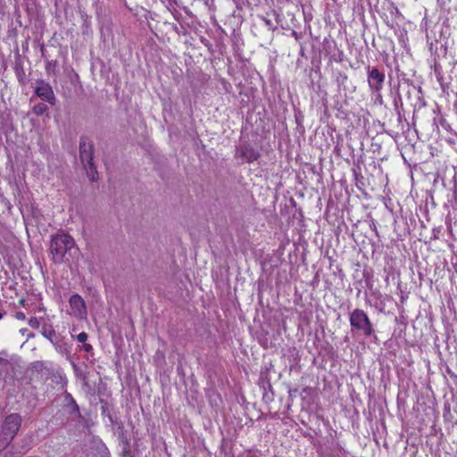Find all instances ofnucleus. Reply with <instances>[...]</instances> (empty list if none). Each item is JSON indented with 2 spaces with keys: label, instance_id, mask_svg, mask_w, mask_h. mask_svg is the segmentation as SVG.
<instances>
[{
  "label": "nucleus",
  "instance_id": "obj_23",
  "mask_svg": "<svg viewBox=\"0 0 457 457\" xmlns=\"http://www.w3.org/2000/svg\"><path fill=\"white\" fill-rule=\"evenodd\" d=\"M20 332L21 333L22 336L27 337V340H29V338H32L34 337V334L29 332L28 328H21L20 330Z\"/></svg>",
  "mask_w": 457,
  "mask_h": 457
},
{
  "label": "nucleus",
  "instance_id": "obj_30",
  "mask_svg": "<svg viewBox=\"0 0 457 457\" xmlns=\"http://www.w3.org/2000/svg\"><path fill=\"white\" fill-rule=\"evenodd\" d=\"M12 455V453L11 452H6L4 453L3 457H11Z\"/></svg>",
  "mask_w": 457,
  "mask_h": 457
},
{
  "label": "nucleus",
  "instance_id": "obj_6",
  "mask_svg": "<svg viewBox=\"0 0 457 457\" xmlns=\"http://www.w3.org/2000/svg\"><path fill=\"white\" fill-rule=\"evenodd\" d=\"M36 83L37 86L35 87V94L37 96L39 97L42 101L46 102L51 105H54L56 103V98L52 86L44 79H38Z\"/></svg>",
  "mask_w": 457,
  "mask_h": 457
},
{
  "label": "nucleus",
  "instance_id": "obj_37",
  "mask_svg": "<svg viewBox=\"0 0 457 457\" xmlns=\"http://www.w3.org/2000/svg\"><path fill=\"white\" fill-rule=\"evenodd\" d=\"M395 107H396V109H397V108H398V104H397V102H396V101H395Z\"/></svg>",
  "mask_w": 457,
  "mask_h": 457
},
{
  "label": "nucleus",
  "instance_id": "obj_13",
  "mask_svg": "<svg viewBox=\"0 0 457 457\" xmlns=\"http://www.w3.org/2000/svg\"><path fill=\"white\" fill-rule=\"evenodd\" d=\"M41 334L44 337L48 339L52 344H54V342H55V340H57L60 337V336H58L56 334L53 326L50 324L43 325Z\"/></svg>",
  "mask_w": 457,
  "mask_h": 457
},
{
  "label": "nucleus",
  "instance_id": "obj_11",
  "mask_svg": "<svg viewBox=\"0 0 457 457\" xmlns=\"http://www.w3.org/2000/svg\"><path fill=\"white\" fill-rule=\"evenodd\" d=\"M13 70L15 76L19 81V83L22 86L26 85L27 83V78H26V72L23 67V62L21 59V57H17L14 62Z\"/></svg>",
  "mask_w": 457,
  "mask_h": 457
},
{
  "label": "nucleus",
  "instance_id": "obj_29",
  "mask_svg": "<svg viewBox=\"0 0 457 457\" xmlns=\"http://www.w3.org/2000/svg\"><path fill=\"white\" fill-rule=\"evenodd\" d=\"M391 5H392V9H393L396 13H399V9L397 8V6H395L394 4H392Z\"/></svg>",
  "mask_w": 457,
  "mask_h": 457
},
{
  "label": "nucleus",
  "instance_id": "obj_19",
  "mask_svg": "<svg viewBox=\"0 0 457 457\" xmlns=\"http://www.w3.org/2000/svg\"><path fill=\"white\" fill-rule=\"evenodd\" d=\"M262 21H264L265 25L268 27L269 29L274 31L278 29L277 25L273 24L271 20H270L267 17H262Z\"/></svg>",
  "mask_w": 457,
  "mask_h": 457
},
{
  "label": "nucleus",
  "instance_id": "obj_5",
  "mask_svg": "<svg viewBox=\"0 0 457 457\" xmlns=\"http://www.w3.org/2000/svg\"><path fill=\"white\" fill-rule=\"evenodd\" d=\"M95 146L86 136L79 138V159L83 165L94 163Z\"/></svg>",
  "mask_w": 457,
  "mask_h": 457
},
{
  "label": "nucleus",
  "instance_id": "obj_33",
  "mask_svg": "<svg viewBox=\"0 0 457 457\" xmlns=\"http://www.w3.org/2000/svg\"><path fill=\"white\" fill-rule=\"evenodd\" d=\"M398 122H399V123H402V122H403V120H402V115H401L400 112H398Z\"/></svg>",
  "mask_w": 457,
  "mask_h": 457
},
{
  "label": "nucleus",
  "instance_id": "obj_22",
  "mask_svg": "<svg viewBox=\"0 0 457 457\" xmlns=\"http://www.w3.org/2000/svg\"><path fill=\"white\" fill-rule=\"evenodd\" d=\"M80 349L87 353H93V346L90 344L83 343V345L80 347Z\"/></svg>",
  "mask_w": 457,
  "mask_h": 457
},
{
  "label": "nucleus",
  "instance_id": "obj_12",
  "mask_svg": "<svg viewBox=\"0 0 457 457\" xmlns=\"http://www.w3.org/2000/svg\"><path fill=\"white\" fill-rule=\"evenodd\" d=\"M64 401L66 403V405L71 407V411H69L71 415H76L77 417L81 416L79 406L76 403L71 394H70L67 391H65L64 393Z\"/></svg>",
  "mask_w": 457,
  "mask_h": 457
},
{
  "label": "nucleus",
  "instance_id": "obj_31",
  "mask_svg": "<svg viewBox=\"0 0 457 457\" xmlns=\"http://www.w3.org/2000/svg\"><path fill=\"white\" fill-rule=\"evenodd\" d=\"M370 228L372 230H374L378 234V230H377V227H376L375 223H372V225H370Z\"/></svg>",
  "mask_w": 457,
  "mask_h": 457
},
{
  "label": "nucleus",
  "instance_id": "obj_35",
  "mask_svg": "<svg viewBox=\"0 0 457 457\" xmlns=\"http://www.w3.org/2000/svg\"><path fill=\"white\" fill-rule=\"evenodd\" d=\"M405 299H406V297L402 295H401V302H402V303H404Z\"/></svg>",
  "mask_w": 457,
  "mask_h": 457
},
{
  "label": "nucleus",
  "instance_id": "obj_27",
  "mask_svg": "<svg viewBox=\"0 0 457 457\" xmlns=\"http://www.w3.org/2000/svg\"><path fill=\"white\" fill-rule=\"evenodd\" d=\"M271 14L275 17L277 24L279 22V14L275 11H271Z\"/></svg>",
  "mask_w": 457,
  "mask_h": 457
},
{
  "label": "nucleus",
  "instance_id": "obj_20",
  "mask_svg": "<svg viewBox=\"0 0 457 457\" xmlns=\"http://www.w3.org/2000/svg\"><path fill=\"white\" fill-rule=\"evenodd\" d=\"M29 324L33 328H38L40 327V320L37 317H31L29 320Z\"/></svg>",
  "mask_w": 457,
  "mask_h": 457
},
{
  "label": "nucleus",
  "instance_id": "obj_24",
  "mask_svg": "<svg viewBox=\"0 0 457 457\" xmlns=\"http://www.w3.org/2000/svg\"><path fill=\"white\" fill-rule=\"evenodd\" d=\"M260 384H262V386L264 388V390H266V386L269 389H271V384L269 380H266L265 378H263L262 377H261L260 378Z\"/></svg>",
  "mask_w": 457,
  "mask_h": 457
},
{
  "label": "nucleus",
  "instance_id": "obj_1",
  "mask_svg": "<svg viewBox=\"0 0 457 457\" xmlns=\"http://www.w3.org/2000/svg\"><path fill=\"white\" fill-rule=\"evenodd\" d=\"M51 260L54 264L70 263L79 249L74 238L67 233L58 232L51 236L49 242Z\"/></svg>",
  "mask_w": 457,
  "mask_h": 457
},
{
  "label": "nucleus",
  "instance_id": "obj_8",
  "mask_svg": "<svg viewBox=\"0 0 457 457\" xmlns=\"http://www.w3.org/2000/svg\"><path fill=\"white\" fill-rule=\"evenodd\" d=\"M69 303L71 309V315L79 319L87 317V305L81 295L79 294L72 295L69 299Z\"/></svg>",
  "mask_w": 457,
  "mask_h": 457
},
{
  "label": "nucleus",
  "instance_id": "obj_17",
  "mask_svg": "<svg viewBox=\"0 0 457 457\" xmlns=\"http://www.w3.org/2000/svg\"><path fill=\"white\" fill-rule=\"evenodd\" d=\"M348 77L345 72H338L337 76V83L339 87L345 85V83L347 81Z\"/></svg>",
  "mask_w": 457,
  "mask_h": 457
},
{
  "label": "nucleus",
  "instance_id": "obj_14",
  "mask_svg": "<svg viewBox=\"0 0 457 457\" xmlns=\"http://www.w3.org/2000/svg\"><path fill=\"white\" fill-rule=\"evenodd\" d=\"M86 170L87 175L91 181H96L98 179V171L96 170V166L94 163L85 164L83 165Z\"/></svg>",
  "mask_w": 457,
  "mask_h": 457
},
{
  "label": "nucleus",
  "instance_id": "obj_26",
  "mask_svg": "<svg viewBox=\"0 0 457 457\" xmlns=\"http://www.w3.org/2000/svg\"><path fill=\"white\" fill-rule=\"evenodd\" d=\"M343 55H344V54H343V52H342V51H339V52H338V54H337V57H334V60H335L336 62H342V61H343Z\"/></svg>",
  "mask_w": 457,
  "mask_h": 457
},
{
  "label": "nucleus",
  "instance_id": "obj_9",
  "mask_svg": "<svg viewBox=\"0 0 457 457\" xmlns=\"http://www.w3.org/2000/svg\"><path fill=\"white\" fill-rule=\"evenodd\" d=\"M41 56L45 61V70L46 74L48 75H57L59 72L58 70V61L56 59L53 60L49 58L47 55V51L44 45L40 47Z\"/></svg>",
  "mask_w": 457,
  "mask_h": 457
},
{
  "label": "nucleus",
  "instance_id": "obj_2",
  "mask_svg": "<svg viewBox=\"0 0 457 457\" xmlns=\"http://www.w3.org/2000/svg\"><path fill=\"white\" fill-rule=\"evenodd\" d=\"M22 418L19 413H11L0 420V451H4L13 440L21 428Z\"/></svg>",
  "mask_w": 457,
  "mask_h": 457
},
{
  "label": "nucleus",
  "instance_id": "obj_4",
  "mask_svg": "<svg viewBox=\"0 0 457 457\" xmlns=\"http://www.w3.org/2000/svg\"><path fill=\"white\" fill-rule=\"evenodd\" d=\"M386 75L383 70L377 67H367V81L370 91L372 95L377 96V99L381 103V91L385 85Z\"/></svg>",
  "mask_w": 457,
  "mask_h": 457
},
{
  "label": "nucleus",
  "instance_id": "obj_32",
  "mask_svg": "<svg viewBox=\"0 0 457 457\" xmlns=\"http://www.w3.org/2000/svg\"><path fill=\"white\" fill-rule=\"evenodd\" d=\"M292 34H293V36H294L296 39H298V38H299V35H298V33H297L296 31H295V30H294Z\"/></svg>",
  "mask_w": 457,
  "mask_h": 457
},
{
  "label": "nucleus",
  "instance_id": "obj_18",
  "mask_svg": "<svg viewBox=\"0 0 457 457\" xmlns=\"http://www.w3.org/2000/svg\"><path fill=\"white\" fill-rule=\"evenodd\" d=\"M201 43L207 47L210 54H213V46L212 44L205 37H202L200 39Z\"/></svg>",
  "mask_w": 457,
  "mask_h": 457
},
{
  "label": "nucleus",
  "instance_id": "obj_21",
  "mask_svg": "<svg viewBox=\"0 0 457 457\" xmlns=\"http://www.w3.org/2000/svg\"><path fill=\"white\" fill-rule=\"evenodd\" d=\"M87 338H88V335H87V333H86V332H81V333H79V334L76 337L77 341H78V342H79V343H82V344H83V343H86V341L87 340Z\"/></svg>",
  "mask_w": 457,
  "mask_h": 457
},
{
  "label": "nucleus",
  "instance_id": "obj_36",
  "mask_svg": "<svg viewBox=\"0 0 457 457\" xmlns=\"http://www.w3.org/2000/svg\"><path fill=\"white\" fill-rule=\"evenodd\" d=\"M4 363H7V361H6V360H4V359L0 358V364H1V363H4Z\"/></svg>",
  "mask_w": 457,
  "mask_h": 457
},
{
  "label": "nucleus",
  "instance_id": "obj_7",
  "mask_svg": "<svg viewBox=\"0 0 457 457\" xmlns=\"http://www.w3.org/2000/svg\"><path fill=\"white\" fill-rule=\"evenodd\" d=\"M261 157V154L258 150L254 149L248 143L241 144L236 149L235 158L242 159L248 163L257 161Z\"/></svg>",
  "mask_w": 457,
  "mask_h": 457
},
{
  "label": "nucleus",
  "instance_id": "obj_15",
  "mask_svg": "<svg viewBox=\"0 0 457 457\" xmlns=\"http://www.w3.org/2000/svg\"><path fill=\"white\" fill-rule=\"evenodd\" d=\"M48 107L46 104L38 103L33 106L32 112L37 116H41L47 112Z\"/></svg>",
  "mask_w": 457,
  "mask_h": 457
},
{
  "label": "nucleus",
  "instance_id": "obj_16",
  "mask_svg": "<svg viewBox=\"0 0 457 457\" xmlns=\"http://www.w3.org/2000/svg\"><path fill=\"white\" fill-rule=\"evenodd\" d=\"M420 91L418 90L416 88L415 86L410 84V85H407V87H406V96L409 99H411V96H416L417 100H420Z\"/></svg>",
  "mask_w": 457,
  "mask_h": 457
},
{
  "label": "nucleus",
  "instance_id": "obj_10",
  "mask_svg": "<svg viewBox=\"0 0 457 457\" xmlns=\"http://www.w3.org/2000/svg\"><path fill=\"white\" fill-rule=\"evenodd\" d=\"M53 345L54 346L55 350L61 353L62 355H64L67 360H71V345L64 340L63 337H59L55 342H54Z\"/></svg>",
  "mask_w": 457,
  "mask_h": 457
},
{
  "label": "nucleus",
  "instance_id": "obj_25",
  "mask_svg": "<svg viewBox=\"0 0 457 457\" xmlns=\"http://www.w3.org/2000/svg\"><path fill=\"white\" fill-rule=\"evenodd\" d=\"M15 318H16L17 320H25V319H26V315H25V313H24V312H17L15 313Z\"/></svg>",
  "mask_w": 457,
  "mask_h": 457
},
{
  "label": "nucleus",
  "instance_id": "obj_34",
  "mask_svg": "<svg viewBox=\"0 0 457 457\" xmlns=\"http://www.w3.org/2000/svg\"><path fill=\"white\" fill-rule=\"evenodd\" d=\"M5 247H4L3 249H0V253L3 255V257H4V253H5Z\"/></svg>",
  "mask_w": 457,
  "mask_h": 457
},
{
  "label": "nucleus",
  "instance_id": "obj_3",
  "mask_svg": "<svg viewBox=\"0 0 457 457\" xmlns=\"http://www.w3.org/2000/svg\"><path fill=\"white\" fill-rule=\"evenodd\" d=\"M351 331L363 336L366 338H377L375 329L368 314L361 309H354L349 314Z\"/></svg>",
  "mask_w": 457,
  "mask_h": 457
},
{
  "label": "nucleus",
  "instance_id": "obj_28",
  "mask_svg": "<svg viewBox=\"0 0 457 457\" xmlns=\"http://www.w3.org/2000/svg\"><path fill=\"white\" fill-rule=\"evenodd\" d=\"M300 54L302 56H304V46H303V44H301Z\"/></svg>",
  "mask_w": 457,
  "mask_h": 457
}]
</instances>
